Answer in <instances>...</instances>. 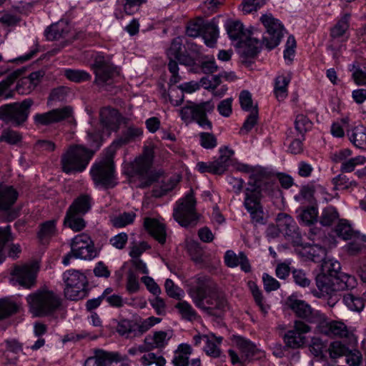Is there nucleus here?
<instances>
[{
	"mask_svg": "<svg viewBox=\"0 0 366 366\" xmlns=\"http://www.w3.org/2000/svg\"><path fill=\"white\" fill-rule=\"evenodd\" d=\"M188 294L194 305L209 316H220L228 307L224 293L208 276H195L189 285Z\"/></svg>",
	"mask_w": 366,
	"mask_h": 366,
	"instance_id": "1",
	"label": "nucleus"
},
{
	"mask_svg": "<svg viewBox=\"0 0 366 366\" xmlns=\"http://www.w3.org/2000/svg\"><path fill=\"white\" fill-rule=\"evenodd\" d=\"M29 311L34 317L53 316L61 306V297L52 290L40 288L26 297Z\"/></svg>",
	"mask_w": 366,
	"mask_h": 366,
	"instance_id": "2",
	"label": "nucleus"
},
{
	"mask_svg": "<svg viewBox=\"0 0 366 366\" xmlns=\"http://www.w3.org/2000/svg\"><path fill=\"white\" fill-rule=\"evenodd\" d=\"M154 150L152 147L144 148L143 154L136 158L132 164L131 174L139 181V188H146L157 182L162 172L152 169Z\"/></svg>",
	"mask_w": 366,
	"mask_h": 366,
	"instance_id": "3",
	"label": "nucleus"
},
{
	"mask_svg": "<svg viewBox=\"0 0 366 366\" xmlns=\"http://www.w3.org/2000/svg\"><path fill=\"white\" fill-rule=\"evenodd\" d=\"M224 27L229 38L237 42L236 46L242 61L249 66L252 62L251 27L245 28L242 22L237 19L227 20Z\"/></svg>",
	"mask_w": 366,
	"mask_h": 366,
	"instance_id": "4",
	"label": "nucleus"
},
{
	"mask_svg": "<svg viewBox=\"0 0 366 366\" xmlns=\"http://www.w3.org/2000/svg\"><path fill=\"white\" fill-rule=\"evenodd\" d=\"M260 21L266 29L267 36H263L262 41L253 38V58L259 53L262 46L269 51L277 46L284 36V26L281 22L271 14L261 16Z\"/></svg>",
	"mask_w": 366,
	"mask_h": 366,
	"instance_id": "5",
	"label": "nucleus"
},
{
	"mask_svg": "<svg viewBox=\"0 0 366 366\" xmlns=\"http://www.w3.org/2000/svg\"><path fill=\"white\" fill-rule=\"evenodd\" d=\"M93 154L94 152L82 146H70L61 157L62 171L67 174L83 172Z\"/></svg>",
	"mask_w": 366,
	"mask_h": 366,
	"instance_id": "6",
	"label": "nucleus"
},
{
	"mask_svg": "<svg viewBox=\"0 0 366 366\" xmlns=\"http://www.w3.org/2000/svg\"><path fill=\"white\" fill-rule=\"evenodd\" d=\"M71 251L62 259L64 265L67 266L74 258L92 260L97 256V250L94 247L92 237L82 232L73 237L70 242Z\"/></svg>",
	"mask_w": 366,
	"mask_h": 366,
	"instance_id": "7",
	"label": "nucleus"
},
{
	"mask_svg": "<svg viewBox=\"0 0 366 366\" xmlns=\"http://www.w3.org/2000/svg\"><path fill=\"white\" fill-rule=\"evenodd\" d=\"M33 99L27 98L21 102L6 104L0 107V120L14 127L23 125L28 119Z\"/></svg>",
	"mask_w": 366,
	"mask_h": 366,
	"instance_id": "8",
	"label": "nucleus"
},
{
	"mask_svg": "<svg viewBox=\"0 0 366 366\" xmlns=\"http://www.w3.org/2000/svg\"><path fill=\"white\" fill-rule=\"evenodd\" d=\"M214 109V106L210 102H204L199 104L187 102L179 110V115L186 123L195 122L202 128L211 129L212 124L207 114L211 113Z\"/></svg>",
	"mask_w": 366,
	"mask_h": 366,
	"instance_id": "9",
	"label": "nucleus"
},
{
	"mask_svg": "<svg viewBox=\"0 0 366 366\" xmlns=\"http://www.w3.org/2000/svg\"><path fill=\"white\" fill-rule=\"evenodd\" d=\"M91 69L95 75L94 84L102 88L110 85L118 74L117 68L110 57L102 53H97L92 56Z\"/></svg>",
	"mask_w": 366,
	"mask_h": 366,
	"instance_id": "10",
	"label": "nucleus"
},
{
	"mask_svg": "<svg viewBox=\"0 0 366 366\" xmlns=\"http://www.w3.org/2000/svg\"><path fill=\"white\" fill-rule=\"evenodd\" d=\"M315 282L322 295H331L334 292L351 290L355 287L357 284L354 276L341 274L340 277H335L321 272L317 275Z\"/></svg>",
	"mask_w": 366,
	"mask_h": 366,
	"instance_id": "11",
	"label": "nucleus"
},
{
	"mask_svg": "<svg viewBox=\"0 0 366 366\" xmlns=\"http://www.w3.org/2000/svg\"><path fill=\"white\" fill-rule=\"evenodd\" d=\"M196 200L192 189L180 199L174 208L173 217L182 227H194L197 224L199 216L196 212Z\"/></svg>",
	"mask_w": 366,
	"mask_h": 366,
	"instance_id": "12",
	"label": "nucleus"
},
{
	"mask_svg": "<svg viewBox=\"0 0 366 366\" xmlns=\"http://www.w3.org/2000/svg\"><path fill=\"white\" fill-rule=\"evenodd\" d=\"M276 180L274 171L267 167H253V199L269 195Z\"/></svg>",
	"mask_w": 366,
	"mask_h": 366,
	"instance_id": "13",
	"label": "nucleus"
},
{
	"mask_svg": "<svg viewBox=\"0 0 366 366\" xmlns=\"http://www.w3.org/2000/svg\"><path fill=\"white\" fill-rule=\"evenodd\" d=\"M109 154L98 162L94 163L90 170L94 183L105 188H112L115 185L114 166L112 156L114 152L109 151Z\"/></svg>",
	"mask_w": 366,
	"mask_h": 366,
	"instance_id": "14",
	"label": "nucleus"
},
{
	"mask_svg": "<svg viewBox=\"0 0 366 366\" xmlns=\"http://www.w3.org/2000/svg\"><path fill=\"white\" fill-rule=\"evenodd\" d=\"M63 279L66 284L64 293L68 299L78 300L86 297L87 280L83 273L78 270L69 269L63 274Z\"/></svg>",
	"mask_w": 366,
	"mask_h": 366,
	"instance_id": "15",
	"label": "nucleus"
},
{
	"mask_svg": "<svg viewBox=\"0 0 366 366\" xmlns=\"http://www.w3.org/2000/svg\"><path fill=\"white\" fill-rule=\"evenodd\" d=\"M276 220L277 229L284 235L286 240L291 242L293 246L302 245V239L299 227L291 216L285 213H280Z\"/></svg>",
	"mask_w": 366,
	"mask_h": 366,
	"instance_id": "16",
	"label": "nucleus"
},
{
	"mask_svg": "<svg viewBox=\"0 0 366 366\" xmlns=\"http://www.w3.org/2000/svg\"><path fill=\"white\" fill-rule=\"evenodd\" d=\"M287 305L295 315L309 323L317 324L323 319V313L315 310L305 301L289 297L287 300Z\"/></svg>",
	"mask_w": 366,
	"mask_h": 366,
	"instance_id": "17",
	"label": "nucleus"
},
{
	"mask_svg": "<svg viewBox=\"0 0 366 366\" xmlns=\"http://www.w3.org/2000/svg\"><path fill=\"white\" fill-rule=\"evenodd\" d=\"M39 269L37 262L21 266H16L11 272L14 280L22 287L31 288L36 283V274Z\"/></svg>",
	"mask_w": 366,
	"mask_h": 366,
	"instance_id": "18",
	"label": "nucleus"
},
{
	"mask_svg": "<svg viewBox=\"0 0 366 366\" xmlns=\"http://www.w3.org/2000/svg\"><path fill=\"white\" fill-rule=\"evenodd\" d=\"M317 331L332 338H346L350 335L347 326L342 321L328 320L325 314L317 325Z\"/></svg>",
	"mask_w": 366,
	"mask_h": 366,
	"instance_id": "19",
	"label": "nucleus"
},
{
	"mask_svg": "<svg viewBox=\"0 0 366 366\" xmlns=\"http://www.w3.org/2000/svg\"><path fill=\"white\" fill-rule=\"evenodd\" d=\"M72 114L73 109L69 106L54 109L47 112L36 114L34 123L36 126H48L68 119Z\"/></svg>",
	"mask_w": 366,
	"mask_h": 366,
	"instance_id": "20",
	"label": "nucleus"
},
{
	"mask_svg": "<svg viewBox=\"0 0 366 366\" xmlns=\"http://www.w3.org/2000/svg\"><path fill=\"white\" fill-rule=\"evenodd\" d=\"M311 327L301 320H295L294 329L290 330L284 335V341L289 347L296 349L302 347L306 343L305 334L309 332Z\"/></svg>",
	"mask_w": 366,
	"mask_h": 366,
	"instance_id": "21",
	"label": "nucleus"
},
{
	"mask_svg": "<svg viewBox=\"0 0 366 366\" xmlns=\"http://www.w3.org/2000/svg\"><path fill=\"white\" fill-rule=\"evenodd\" d=\"M232 341L233 345L237 347L241 353V357H239L234 350H229L228 351L232 363L233 365L239 363L241 366H243L244 362L247 361L250 362V354L252 352L251 342L238 335H233Z\"/></svg>",
	"mask_w": 366,
	"mask_h": 366,
	"instance_id": "22",
	"label": "nucleus"
},
{
	"mask_svg": "<svg viewBox=\"0 0 366 366\" xmlns=\"http://www.w3.org/2000/svg\"><path fill=\"white\" fill-rule=\"evenodd\" d=\"M127 360V357H121L118 352H110L103 350H95L94 355L88 357L84 366H109L113 362H119Z\"/></svg>",
	"mask_w": 366,
	"mask_h": 366,
	"instance_id": "23",
	"label": "nucleus"
},
{
	"mask_svg": "<svg viewBox=\"0 0 366 366\" xmlns=\"http://www.w3.org/2000/svg\"><path fill=\"white\" fill-rule=\"evenodd\" d=\"M17 191L11 186H5L0 188V212H9V220L17 217L16 211H10L11 207L18 198Z\"/></svg>",
	"mask_w": 366,
	"mask_h": 366,
	"instance_id": "24",
	"label": "nucleus"
},
{
	"mask_svg": "<svg viewBox=\"0 0 366 366\" xmlns=\"http://www.w3.org/2000/svg\"><path fill=\"white\" fill-rule=\"evenodd\" d=\"M122 122V116L115 109L104 107L100 111V122L102 128L109 134L117 132Z\"/></svg>",
	"mask_w": 366,
	"mask_h": 366,
	"instance_id": "25",
	"label": "nucleus"
},
{
	"mask_svg": "<svg viewBox=\"0 0 366 366\" xmlns=\"http://www.w3.org/2000/svg\"><path fill=\"white\" fill-rule=\"evenodd\" d=\"M225 264L229 267L240 266L241 269L245 272L250 271V264L248 258L244 252H239L237 255L232 250H227L224 257Z\"/></svg>",
	"mask_w": 366,
	"mask_h": 366,
	"instance_id": "26",
	"label": "nucleus"
},
{
	"mask_svg": "<svg viewBox=\"0 0 366 366\" xmlns=\"http://www.w3.org/2000/svg\"><path fill=\"white\" fill-rule=\"evenodd\" d=\"M144 226L147 231L160 244L166 242V229L164 224L152 218H145Z\"/></svg>",
	"mask_w": 366,
	"mask_h": 366,
	"instance_id": "27",
	"label": "nucleus"
},
{
	"mask_svg": "<svg viewBox=\"0 0 366 366\" xmlns=\"http://www.w3.org/2000/svg\"><path fill=\"white\" fill-rule=\"evenodd\" d=\"M219 152V157L212 162L214 174H222L231 164V157L234 154V151L227 147L220 148Z\"/></svg>",
	"mask_w": 366,
	"mask_h": 366,
	"instance_id": "28",
	"label": "nucleus"
},
{
	"mask_svg": "<svg viewBox=\"0 0 366 366\" xmlns=\"http://www.w3.org/2000/svg\"><path fill=\"white\" fill-rule=\"evenodd\" d=\"M92 204V196L88 194H81L74 199L67 210L84 215L91 210Z\"/></svg>",
	"mask_w": 366,
	"mask_h": 366,
	"instance_id": "29",
	"label": "nucleus"
},
{
	"mask_svg": "<svg viewBox=\"0 0 366 366\" xmlns=\"http://www.w3.org/2000/svg\"><path fill=\"white\" fill-rule=\"evenodd\" d=\"M70 31L69 25L64 21H60L56 24L49 26L44 31L45 36L47 40H58L65 38Z\"/></svg>",
	"mask_w": 366,
	"mask_h": 366,
	"instance_id": "30",
	"label": "nucleus"
},
{
	"mask_svg": "<svg viewBox=\"0 0 366 366\" xmlns=\"http://www.w3.org/2000/svg\"><path fill=\"white\" fill-rule=\"evenodd\" d=\"M142 134V129L135 127H129L123 132L122 136L120 138L113 142V143L108 148V150L112 151V152H115L117 148L129 143Z\"/></svg>",
	"mask_w": 366,
	"mask_h": 366,
	"instance_id": "31",
	"label": "nucleus"
},
{
	"mask_svg": "<svg viewBox=\"0 0 366 366\" xmlns=\"http://www.w3.org/2000/svg\"><path fill=\"white\" fill-rule=\"evenodd\" d=\"M201 36L207 46L214 47L219 37V29L217 24L213 21H205Z\"/></svg>",
	"mask_w": 366,
	"mask_h": 366,
	"instance_id": "32",
	"label": "nucleus"
},
{
	"mask_svg": "<svg viewBox=\"0 0 366 366\" xmlns=\"http://www.w3.org/2000/svg\"><path fill=\"white\" fill-rule=\"evenodd\" d=\"M83 216V214L67 210L64 219V224L75 232L82 231L86 225Z\"/></svg>",
	"mask_w": 366,
	"mask_h": 366,
	"instance_id": "33",
	"label": "nucleus"
},
{
	"mask_svg": "<svg viewBox=\"0 0 366 366\" xmlns=\"http://www.w3.org/2000/svg\"><path fill=\"white\" fill-rule=\"evenodd\" d=\"M350 142L357 148L366 149V127L362 124L347 132Z\"/></svg>",
	"mask_w": 366,
	"mask_h": 366,
	"instance_id": "34",
	"label": "nucleus"
},
{
	"mask_svg": "<svg viewBox=\"0 0 366 366\" xmlns=\"http://www.w3.org/2000/svg\"><path fill=\"white\" fill-rule=\"evenodd\" d=\"M174 307L177 310L178 313L183 320L192 322L197 320L199 317L192 305L185 300H179L174 305Z\"/></svg>",
	"mask_w": 366,
	"mask_h": 366,
	"instance_id": "35",
	"label": "nucleus"
},
{
	"mask_svg": "<svg viewBox=\"0 0 366 366\" xmlns=\"http://www.w3.org/2000/svg\"><path fill=\"white\" fill-rule=\"evenodd\" d=\"M206 338V345L204 347V351L209 356L213 357H218L220 356L221 350L219 345L222 343V337H216L214 335H209Z\"/></svg>",
	"mask_w": 366,
	"mask_h": 366,
	"instance_id": "36",
	"label": "nucleus"
},
{
	"mask_svg": "<svg viewBox=\"0 0 366 366\" xmlns=\"http://www.w3.org/2000/svg\"><path fill=\"white\" fill-rule=\"evenodd\" d=\"M290 81V76L281 75L276 78L274 92L279 102L283 101L287 97V86Z\"/></svg>",
	"mask_w": 366,
	"mask_h": 366,
	"instance_id": "37",
	"label": "nucleus"
},
{
	"mask_svg": "<svg viewBox=\"0 0 366 366\" xmlns=\"http://www.w3.org/2000/svg\"><path fill=\"white\" fill-rule=\"evenodd\" d=\"M117 331L121 335L126 338L136 337L135 320H121L117 326Z\"/></svg>",
	"mask_w": 366,
	"mask_h": 366,
	"instance_id": "38",
	"label": "nucleus"
},
{
	"mask_svg": "<svg viewBox=\"0 0 366 366\" xmlns=\"http://www.w3.org/2000/svg\"><path fill=\"white\" fill-rule=\"evenodd\" d=\"M322 261L321 272L333 275L335 277H340L341 274H346L340 272L341 266L338 261L327 257H325Z\"/></svg>",
	"mask_w": 366,
	"mask_h": 366,
	"instance_id": "39",
	"label": "nucleus"
},
{
	"mask_svg": "<svg viewBox=\"0 0 366 366\" xmlns=\"http://www.w3.org/2000/svg\"><path fill=\"white\" fill-rule=\"evenodd\" d=\"M161 319L155 317H149L144 320H135L136 337L142 336L151 327L161 322Z\"/></svg>",
	"mask_w": 366,
	"mask_h": 366,
	"instance_id": "40",
	"label": "nucleus"
},
{
	"mask_svg": "<svg viewBox=\"0 0 366 366\" xmlns=\"http://www.w3.org/2000/svg\"><path fill=\"white\" fill-rule=\"evenodd\" d=\"M343 302L350 310L355 312L362 311L365 307V303L363 295L362 297H355L351 293H347L344 295Z\"/></svg>",
	"mask_w": 366,
	"mask_h": 366,
	"instance_id": "41",
	"label": "nucleus"
},
{
	"mask_svg": "<svg viewBox=\"0 0 366 366\" xmlns=\"http://www.w3.org/2000/svg\"><path fill=\"white\" fill-rule=\"evenodd\" d=\"M56 223L54 219L46 221L40 225V229L38 232V237L41 242H44L56 234Z\"/></svg>",
	"mask_w": 366,
	"mask_h": 366,
	"instance_id": "42",
	"label": "nucleus"
},
{
	"mask_svg": "<svg viewBox=\"0 0 366 366\" xmlns=\"http://www.w3.org/2000/svg\"><path fill=\"white\" fill-rule=\"evenodd\" d=\"M167 333L164 331L155 332L153 337L147 336L144 339V343L151 345L153 349L162 348L167 344Z\"/></svg>",
	"mask_w": 366,
	"mask_h": 366,
	"instance_id": "43",
	"label": "nucleus"
},
{
	"mask_svg": "<svg viewBox=\"0 0 366 366\" xmlns=\"http://www.w3.org/2000/svg\"><path fill=\"white\" fill-rule=\"evenodd\" d=\"M350 14H345L331 29L330 35L332 38H340L344 35L349 28V19Z\"/></svg>",
	"mask_w": 366,
	"mask_h": 366,
	"instance_id": "44",
	"label": "nucleus"
},
{
	"mask_svg": "<svg viewBox=\"0 0 366 366\" xmlns=\"http://www.w3.org/2000/svg\"><path fill=\"white\" fill-rule=\"evenodd\" d=\"M64 76L70 81L81 83L92 79L89 73L84 70L67 69L64 71Z\"/></svg>",
	"mask_w": 366,
	"mask_h": 366,
	"instance_id": "45",
	"label": "nucleus"
},
{
	"mask_svg": "<svg viewBox=\"0 0 366 366\" xmlns=\"http://www.w3.org/2000/svg\"><path fill=\"white\" fill-rule=\"evenodd\" d=\"M262 198L253 199V222L264 224L267 222L268 214L264 212L262 205L260 203Z\"/></svg>",
	"mask_w": 366,
	"mask_h": 366,
	"instance_id": "46",
	"label": "nucleus"
},
{
	"mask_svg": "<svg viewBox=\"0 0 366 366\" xmlns=\"http://www.w3.org/2000/svg\"><path fill=\"white\" fill-rule=\"evenodd\" d=\"M204 22L205 21L201 17H198L188 22L186 27L187 35L193 38L201 36Z\"/></svg>",
	"mask_w": 366,
	"mask_h": 366,
	"instance_id": "47",
	"label": "nucleus"
},
{
	"mask_svg": "<svg viewBox=\"0 0 366 366\" xmlns=\"http://www.w3.org/2000/svg\"><path fill=\"white\" fill-rule=\"evenodd\" d=\"M14 237L11 233V226L7 225L4 227H0V264L5 259L3 249L6 243L11 242Z\"/></svg>",
	"mask_w": 366,
	"mask_h": 366,
	"instance_id": "48",
	"label": "nucleus"
},
{
	"mask_svg": "<svg viewBox=\"0 0 366 366\" xmlns=\"http://www.w3.org/2000/svg\"><path fill=\"white\" fill-rule=\"evenodd\" d=\"M337 235L343 239H350L355 236L351 226L345 221L340 220L335 228Z\"/></svg>",
	"mask_w": 366,
	"mask_h": 366,
	"instance_id": "49",
	"label": "nucleus"
},
{
	"mask_svg": "<svg viewBox=\"0 0 366 366\" xmlns=\"http://www.w3.org/2000/svg\"><path fill=\"white\" fill-rule=\"evenodd\" d=\"M17 311L16 305L7 299H0V320L5 319Z\"/></svg>",
	"mask_w": 366,
	"mask_h": 366,
	"instance_id": "50",
	"label": "nucleus"
},
{
	"mask_svg": "<svg viewBox=\"0 0 366 366\" xmlns=\"http://www.w3.org/2000/svg\"><path fill=\"white\" fill-rule=\"evenodd\" d=\"M339 217L338 212L333 207H327L323 209L320 217V223L324 226H330Z\"/></svg>",
	"mask_w": 366,
	"mask_h": 366,
	"instance_id": "51",
	"label": "nucleus"
},
{
	"mask_svg": "<svg viewBox=\"0 0 366 366\" xmlns=\"http://www.w3.org/2000/svg\"><path fill=\"white\" fill-rule=\"evenodd\" d=\"M295 129L304 136L305 133L311 129L312 122L305 115L298 114L295 121Z\"/></svg>",
	"mask_w": 366,
	"mask_h": 366,
	"instance_id": "52",
	"label": "nucleus"
},
{
	"mask_svg": "<svg viewBox=\"0 0 366 366\" xmlns=\"http://www.w3.org/2000/svg\"><path fill=\"white\" fill-rule=\"evenodd\" d=\"M165 291L172 298L180 300L184 296V291L176 285L170 279H167L164 283Z\"/></svg>",
	"mask_w": 366,
	"mask_h": 366,
	"instance_id": "53",
	"label": "nucleus"
},
{
	"mask_svg": "<svg viewBox=\"0 0 366 366\" xmlns=\"http://www.w3.org/2000/svg\"><path fill=\"white\" fill-rule=\"evenodd\" d=\"M136 217L134 212H124L119 216L114 217L112 220L113 225L115 227L121 228L124 227L131 223H132Z\"/></svg>",
	"mask_w": 366,
	"mask_h": 366,
	"instance_id": "54",
	"label": "nucleus"
},
{
	"mask_svg": "<svg viewBox=\"0 0 366 366\" xmlns=\"http://www.w3.org/2000/svg\"><path fill=\"white\" fill-rule=\"evenodd\" d=\"M21 140L19 132L11 129H4L0 136V142H5L9 144H16Z\"/></svg>",
	"mask_w": 366,
	"mask_h": 366,
	"instance_id": "55",
	"label": "nucleus"
},
{
	"mask_svg": "<svg viewBox=\"0 0 366 366\" xmlns=\"http://www.w3.org/2000/svg\"><path fill=\"white\" fill-rule=\"evenodd\" d=\"M140 362L143 366H149L154 363L157 366H164L166 363V360L162 356H157L153 352L144 355L140 358Z\"/></svg>",
	"mask_w": 366,
	"mask_h": 366,
	"instance_id": "56",
	"label": "nucleus"
},
{
	"mask_svg": "<svg viewBox=\"0 0 366 366\" xmlns=\"http://www.w3.org/2000/svg\"><path fill=\"white\" fill-rule=\"evenodd\" d=\"M182 39L180 36L174 38L167 51L168 59H176L182 54Z\"/></svg>",
	"mask_w": 366,
	"mask_h": 366,
	"instance_id": "57",
	"label": "nucleus"
},
{
	"mask_svg": "<svg viewBox=\"0 0 366 366\" xmlns=\"http://www.w3.org/2000/svg\"><path fill=\"white\" fill-rule=\"evenodd\" d=\"M365 162L366 158L363 156L351 158L349 160L342 162L341 171L342 172H351L355 169L357 165L364 164Z\"/></svg>",
	"mask_w": 366,
	"mask_h": 366,
	"instance_id": "58",
	"label": "nucleus"
},
{
	"mask_svg": "<svg viewBox=\"0 0 366 366\" xmlns=\"http://www.w3.org/2000/svg\"><path fill=\"white\" fill-rule=\"evenodd\" d=\"M350 71H352V77L358 86L366 85V71L362 70L355 63L351 65Z\"/></svg>",
	"mask_w": 366,
	"mask_h": 366,
	"instance_id": "59",
	"label": "nucleus"
},
{
	"mask_svg": "<svg viewBox=\"0 0 366 366\" xmlns=\"http://www.w3.org/2000/svg\"><path fill=\"white\" fill-rule=\"evenodd\" d=\"M253 298L254 299L255 302L259 306L261 312L263 314H267L268 310L269 309V305L266 302L262 292L259 289L253 284Z\"/></svg>",
	"mask_w": 366,
	"mask_h": 366,
	"instance_id": "60",
	"label": "nucleus"
},
{
	"mask_svg": "<svg viewBox=\"0 0 366 366\" xmlns=\"http://www.w3.org/2000/svg\"><path fill=\"white\" fill-rule=\"evenodd\" d=\"M348 348L340 342H334L330 344L329 353L331 358L335 359L347 355Z\"/></svg>",
	"mask_w": 366,
	"mask_h": 366,
	"instance_id": "61",
	"label": "nucleus"
},
{
	"mask_svg": "<svg viewBox=\"0 0 366 366\" xmlns=\"http://www.w3.org/2000/svg\"><path fill=\"white\" fill-rule=\"evenodd\" d=\"M34 83H31L26 76L21 77L17 82L16 86V91L19 94H27L31 93L34 89Z\"/></svg>",
	"mask_w": 366,
	"mask_h": 366,
	"instance_id": "62",
	"label": "nucleus"
},
{
	"mask_svg": "<svg viewBox=\"0 0 366 366\" xmlns=\"http://www.w3.org/2000/svg\"><path fill=\"white\" fill-rule=\"evenodd\" d=\"M199 141L201 146L204 149H210L217 146V138L212 133L201 132Z\"/></svg>",
	"mask_w": 366,
	"mask_h": 366,
	"instance_id": "63",
	"label": "nucleus"
},
{
	"mask_svg": "<svg viewBox=\"0 0 366 366\" xmlns=\"http://www.w3.org/2000/svg\"><path fill=\"white\" fill-rule=\"evenodd\" d=\"M307 253L311 260L316 262L322 261L326 255L325 249L317 244L310 247Z\"/></svg>",
	"mask_w": 366,
	"mask_h": 366,
	"instance_id": "64",
	"label": "nucleus"
}]
</instances>
